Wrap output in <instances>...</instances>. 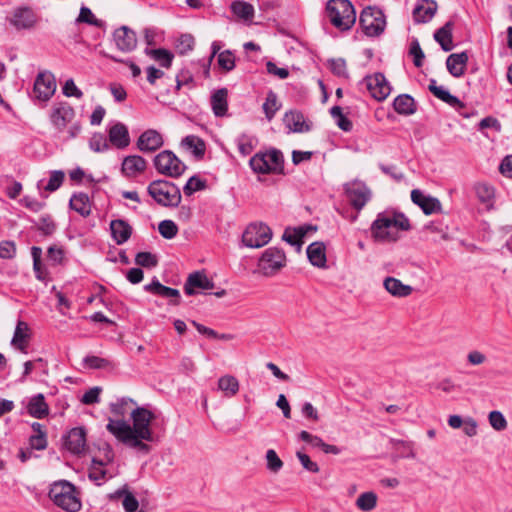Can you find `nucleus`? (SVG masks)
Returning a JSON list of instances; mask_svg holds the SVG:
<instances>
[{
    "instance_id": "nucleus-42",
    "label": "nucleus",
    "mask_w": 512,
    "mask_h": 512,
    "mask_svg": "<svg viewBox=\"0 0 512 512\" xmlns=\"http://www.w3.org/2000/svg\"><path fill=\"white\" fill-rule=\"evenodd\" d=\"M31 255H32V258H33V270H34V273H35V277L39 281H46L47 280V276H48V272L44 268V266L42 264V261H41L42 249L40 247L33 246L31 248Z\"/></svg>"
},
{
    "instance_id": "nucleus-18",
    "label": "nucleus",
    "mask_w": 512,
    "mask_h": 512,
    "mask_svg": "<svg viewBox=\"0 0 512 512\" xmlns=\"http://www.w3.org/2000/svg\"><path fill=\"white\" fill-rule=\"evenodd\" d=\"M144 290L151 294L169 299L172 305H179L180 303L181 297L179 290L161 284L156 277L152 279L151 283L144 286Z\"/></svg>"
},
{
    "instance_id": "nucleus-7",
    "label": "nucleus",
    "mask_w": 512,
    "mask_h": 512,
    "mask_svg": "<svg viewBox=\"0 0 512 512\" xmlns=\"http://www.w3.org/2000/svg\"><path fill=\"white\" fill-rule=\"evenodd\" d=\"M272 238L271 228L262 222L250 223L242 234V242L249 248H261Z\"/></svg>"
},
{
    "instance_id": "nucleus-27",
    "label": "nucleus",
    "mask_w": 512,
    "mask_h": 512,
    "mask_svg": "<svg viewBox=\"0 0 512 512\" xmlns=\"http://www.w3.org/2000/svg\"><path fill=\"white\" fill-rule=\"evenodd\" d=\"M110 229L113 239L118 245L124 244L128 241L132 234L131 226L124 220H112Z\"/></svg>"
},
{
    "instance_id": "nucleus-64",
    "label": "nucleus",
    "mask_w": 512,
    "mask_h": 512,
    "mask_svg": "<svg viewBox=\"0 0 512 512\" xmlns=\"http://www.w3.org/2000/svg\"><path fill=\"white\" fill-rule=\"evenodd\" d=\"M38 230L45 236L52 235L56 230V224L52 220V218L47 216H42L40 218V223L38 225Z\"/></svg>"
},
{
    "instance_id": "nucleus-61",
    "label": "nucleus",
    "mask_w": 512,
    "mask_h": 512,
    "mask_svg": "<svg viewBox=\"0 0 512 512\" xmlns=\"http://www.w3.org/2000/svg\"><path fill=\"white\" fill-rule=\"evenodd\" d=\"M218 64L226 72L235 68V57L230 50H225L218 55Z\"/></svg>"
},
{
    "instance_id": "nucleus-63",
    "label": "nucleus",
    "mask_w": 512,
    "mask_h": 512,
    "mask_svg": "<svg viewBox=\"0 0 512 512\" xmlns=\"http://www.w3.org/2000/svg\"><path fill=\"white\" fill-rule=\"evenodd\" d=\"M488 419L490 425L497 431H502L507 427V421L500 411H491Z\"/></svg>"
},
{
    "instance_id": "nucleus-32",
    "label": "nucleus",
    "mask_w": 512,
    "mask_h": 512,
    "mask_svg": "<svg viewBox=\"0 0 512 512\" xmlns=\"http://www.w3.org/2000/svg\"><path fill=\"white\" fill-rule=\"evenodd\" d=\"M453 26L454 23L452 21H448L434 34V39L440 44L441 48L445 52L451 51L453 49Z\"/></svg>"
},
{
    "instance_id": "nucleus-62",
    "label": "nucleus",
    "mask_w": 512,
    "mask_h": 512,
    "mask_svg": "<svg viewBox=\"0 0 512 512\" xmlns=\"http://www.w3.org/2000/svg\"><path fill=\"white\" fill-rule=\"evenodd\" d=\"M267 469L271 472L277 473L283 467V461L278 457L273 449L266 452Z\"/></svg>"
},
{
    "instance_id": "nucleus-41",
    "label": "nucleus",
    "mask_w": 512,
    "mask_h": 512,
    "mask_svg": "<svg viewBox=\"0 0 512 512\" xmlns=\"http://www.w3.org/2000/svg\"><path fill=\"white\" fill-rule=\"evenodd\" d=\"M230 8L234 15L245 21H251L254 16V7L248 2L234 1Z\"/></svg>"
},
{
    "instance_id": "nucleus-48",
    "label": "nucleus",
    "mask_w": 512,
    "mask_h": 512,
    "mask_svg": "<svg viewBox=\"0 0 512 512\" xmlns=\"http://www.w3.org/2000/svg\"><path fill=\"white\" fill-rule=\"evenodd\" d=\"M207 188V181L201 179L197 175L191 176L183 187V192L186 196H191L197 191Z\"/></svg>"
},
{
    "instance_id": "nucleus-1",
    "label": "nucleus",
    "mask_w": 512,
    "mask_h": 512,
    "mask_svg": "<svg viewBox=\"0 0 512 512\" xmlns=\"http://www.w3.org/2000/svg\"><path fill=\"white\" fill-rule=\"evenodd\" d=\"M130 417L132 424L124 419H109L106 429L124 445L148 454L151 447L146 442L158 440L152 430V423L156 416L145 407H136L130 411Z\"/></svg>"
},
{
    "instance_id": "nucleus-3",
    "label": "nucleus",
    "mask_w": 512,
    "mask_h": 512,
    "mask_svg": "<svg viewBox=\"0 0 512 512\" xmlns=\"http://www.w3.org/2000/svg\"><path fill=\"white\" fill-rule=\"evenodd\" d=\"M48 495L56 506L67 512H77L81 508V501L76 495V488L67 480L54 482Z\"/></svg>"
},
{
    "instance_id": "nucleus-20",
    "label": "nucleus",
    "mask_w": 512,
    "mask_h": 512,
    "mask_svg": "<svg viewBox=\"0 0 512 512\" xmlns=\"http://www.w3.org/2000/svg\"><path fill=\"white\" fill-rule=\"evenodd\" d=\"M195 288L211 290L214 288V282L210 280L205 273L195 271L188 276L184 284V292L189 296L195 295Z\"/></svg>"
},
{
    "instance_id": "nucleus-54",
    "label": "nucleus",
    "mask_w": 512,
    "mask_h": 512,
    "mask_svg": "<svg viewBox=\"0 0 512 512\" xmlns=\"http://www.w3.org/2000/svg\"><path fill=\"white\" fill-rule=\"evenodd\" d=\"M89 147L94 152H104L107 151L110 146L102 133H94L89 140Z\"/></svg>"
},
{
    "instance_id": "nucleus-26",
    "label": "nucleus",
    "mask_w": 512,
    "mask_h": 512,
    "mask_svg": "<svg viewBox=\"0 0 512 512\" xmlns=\"http://www.w3.org/2000/svg\"><path fill=\"white\" fill-rule=\"evenodd\" d=\"M228 90L220 88L211 95V108L216 117H223L228 111Z\"/></svg>"
},
{
    "instance_id": "nucleus-57",
    "label": "nucleus",
    "mask_w": 512,
    "mask_h": 512,
    "mask_svg": "<svg viewBox=\"0 0 512 512\" xmlns=\"http://www.w3.org/2000/svg\"><path fill=\"white\" fill-rule=\"evenodd\" d=\"M409 54L413 56V63L417 68L423 66L425 55L417 39L412 40L409 48Z\"/></svg>"
},
{
    "instance_id": "nucleus-53",
    "label": "nucleus",
    "mask_w": 512,
    "mask_h": 512,
    "mask_svg": "<svg viewBox=\"0 0 512 512\" xmlns=\"http://www.w3.org/2000/svg\"><path fill=\"white\" fill-rule=\"evenodd\" d=\"M160 235L165 239H173L178 233V226L172 220H163L158 225Z\"/></svg>"
},
{
    "instance_id": "nucleus-46",
    "label": "nucleus",
    "mask_w": 512,
    "mask_h": 512,
    "mask_svg": "<svg viewBox=\"0 0 512 512\" xmlns=\"http://www.w3.org/2000/svg\"><path fill=\"white\" fill-rule=\"evenodd\" d=\"M377 495L374 492H364L356 500L357 507L365 512H369L376 507Z\"/></svg>"
},
{
    "instance_id": "nucleus-30",
    "label": "nucleus",
    "mask_w": 512,
    "mask_h": 512,
    "mask_svg": "<svg viewBox=\"0 0 512 512\" xmlns=\"http://www.w3.org/2000/svg\"><path fill=\"white\" fill-rule=\"evenodd\" d=\"M393 108L398 114L405 116L412 115L417 110L416 102L409 94L398 95L393 101Z\"/></svg>"
},
{
    "instance_id": "nucleus-29",
    "label": "nucleus",
    "mask_w": 512,
    "mask_h": 512,
    "mask_svg": "<svg viewBox=\"0 0 512 512\" xmlns=\"http://www.w3.org/2000/svg\"><path fill=\"white\" fill-rule=\"evenodd\" d=\"M286 126L295 133L310 131L311 127L306 123L304 115L299 111H290L284 116Z\"/></svg>"
},
{
    "instance_id": "nucleus-43",
    "label": "nucleus",
    "mask_w": 512,
    "mask_h": 512,
    "mask_svg": "<svg viewBox=\"0 0 512 512\" xmlns=\"http://www.w3.org/2000/svg\"><path fill=\"white\" fill-rule=\"evenodd\" d=\"M267 159H269V164L276 174H284V156L283 153L276 149L271 148L268 151L263 152Z\"/></svg>"
},
{
    "instance_id": "nucleus-14",
    "label": "nucleus",
    "mask_w": 512,
    "mask_h": 512,
    "mask_svg": "<svg viewBox=\"0 0 512 512\" xmlns=\"http://www.w3.org/2000/svg\"><path fill=\"white\" fill-rule=\"evenodd\" d=\"M74 108L67 102H62L54 107L50 120L57 131L62 132L75 117Z\"/></svg>"
},
{
    "instance_id": "nucleus-35",
    "label": "nucleus",
    "mask_w": 512,
    "mask_h": 512,
    "mask_svg": "<svg viewBox=\"0 0 512 512\" xmlns=\"http://www.w3.org/2000/svg\"><path fill=\"white\" fill-rule=\"evenodd\" d=\"M384 287L391 295L396 297H407L413 290L411 286L403 284L394 277H387L384 280Z\"/></svg>"
},
{
    "instance_id": "nucleus-10",
    "label": "nucleus",
    "mask_w": 512,
    "mask_h": 512,
    "mask_svg": "<svg viewBox=\"0 0 512 512\" xmlns=\"http://www.w3.org/2000/svg\"><path fill=\"white\" fill-rule=\"evenodd\" d=\"M370 95L377 101L385 100L391 93V87L383 73L368 75L363 80Z\"/></svg>"
},
{
    "instance_id": "nucleus-45",
    "label": "nucleus",
    "mask_w": 512,
    "mask_h": 512,
    "mask_svg": "<svg viewBox=\"0 0 512 512\" xmlns=\"http://www.w3.org/2000/svg\"><path fill=\"white\" fill-rule=\"evenodd\" d=\"M475 193L478 200L487 207L492 206L494 198V188L486 183H478L475 185Z\"/></svg>"
},
{
    "instance_id": "nucleus-4",
    "label": "nucleus",
    "mask_w": 512,
    "mask_h": 512,
    "mask_svg": "<svg viewBox=\"0 0 512 512\" xmlns=\"http://www.w3.org/2000/svg\"><path fill=\"white\" fill-rule=\"evenodd\" d=\"M147 192L158 205L163 207H178L182 200L179 187L168 180L152 181L147 187Z\"/></svg>"
},
{
    "instance_id": "nucleus-34",
    "label": "nucleus",
    "mask_w": 512,
    "mask_h": 512,
    "mask_svg": "<svg viewBox=\"0 0 512 512\" xmlns=\"http://www.w3.org/2000/svg\"><path fill=\"white\" fill-rule=\"evenodd\" d=\"M307 257L313 266L324 267L327 261L324 244L321 242L311 243L307 247Z\"/></svg>"
},
{
    "instance_id": "nucleus-28",
    "label": "nucleus",
    "mask_w": 512,
    "mask_h": 512,
    "mask_svg": "<svg viewBox=\"0 0 512 512\" xmlns=\"http://www.w3.org/2000/svg\"><path fill=\"white\" fill-rule=\"evenodd\" d=\"M27 411L34 418H45L49 414V406L45 401L44 395L39 393L33 396L28 402Z\"/></svg>"
},
{
    "instance_id": "nucleus-49",
    "label": "nucleus",
    "mask_w": 512,
    "mask_h": 512,
    "mask_svg": "<svg viewBox=\"0 0 512 512\" xmlns=\"http://www.w3.org/2000/svg\"><path fill=\"white\" fill-rule=\"evenodd\" d=\"M77 23H86L96 27H103L104 22L100 19H97L90 8L86 6H82L80 8V12L78 17L76 18Z\"/></svg>"
},
{
    "instance_id": "nucleus-5",
    "label": "nucleus",
    "mask_w": 512,
    "mask_h": 512,
    "mask_svg": "<svg viewBox=\"0 0 512 512\" xmlns=\"http://www.w3.org/2000/svg\"><path fill=\"white\" fill-rule=\"evenodd\" d=\"M359 25L366 36L377 37L385 30V15L379 8L368 6L360 14Z\"/></svg>"
},
{
    "instance_id": "nucleus-60",
    "label": "nucleus",
    "mask_w": 512,
    "mask_h": 512,
    "mask_svg": "<svg viewBox=\"0 0 512 512\" xmlns=\"http://www.w3.org/2000/svg\"><path fill=\"white\" fill-rule=\"evenodd\" d=\"M65 178V174L61 170H54L50 174L49 181L44 187L45 191L54 192L62 185Z\"/></svg>"
},
{
    "instance_id": "nucleus-33",
    "label": "nucleus",
    "mask_w": 512,
    "mask_h": 512,
    "mask_svg": "<svg viewBox=\"0 0 512 512\" xmlns=\"http://www.w3.org/2000/svg\"><path fill=\"white\" fill-rule=\"evenodd\" d=\"M181 144L185 148L191 150L193 156L197 160L203 159L206 152V144L202 138L196 135H188L182 139Z\"/></svg>"
},
{
    "instance_id": "nucleus-52",
    "label": "nucleus",
    "mask_w": 512,
    "mask_h": 512,
    "mask_svg": "<svg viewBox=\"0 0 512 512\" xmlns=\"http://www.w3.org/2000/svg\"><path fill=\"white\" fill-rule=\"evenodd\" d=\"M305 230L302 227L294 229L292 232L288 229L285 230L282 239L292 246L300 247L302 244V238L305 236Z\"/></svg>"
},
{
    "instance_id": "nucleus-39",
    "label": "nucleus",
    "mask_w": 512,
    "mask_h": 512,
    "mask_svg": "<svg viewBox=\"0 0 512 512\" xmlns=\"http://www.w3.org/2000/svg\"><path fill=\"white\" fill-rule=\"evenodd\" d=\"M145 53L151 56L155 61L159 62L160 66L164 68H170L172 65V61L174 59V55L167 49L157 48V49H145Z\"/></svg>"
},
{
    "instance_id": "nucleus-2",
    "label": "nucleus",
    "mask_w": 512,
    "mask_h": 512,
    "mask_svg": "<svg viewBox=\"0 0 512 512\" xmlns=\"http://www.w3.org/2000/svg\"><path fill=\"white\" fill-rule=\"evenodd\" d=\"M326 12L331 24L342 32L349 31L356 22V11L349 0H329Z\"/></svg>"
},
{
    "instance_id": "nucleus-59",
    "label": "nucleus",
    "mask_w": 512,
    "mask_h": 512,
    "mask_svg": "<svg viewBox=\"0 0 512 512\" xmlns=\"http://www.w3.org/2000/svg\"><path fill=\"white\" fill-rule=\"evenodd\" d=\"M390 219L395 231H409L411 229L409 219L401 212H394Z\"/></svg>"
},
{
    "instance_id": "nucleus-31",
    "label": "nucleus",
    "mask_w": 512,
    "mask_h": 512,
    "mask_svg": "<svg viewBox=\"0 0 512 512\" xmlns=\"http://www.w3.org/2000/svg\"><path fill=\"white\" fill-rule=\"evenodd\" d=\"M69 206L83 217L91 214V201L86 193L79 192L72 195Z\"/></svg>"
},
{
    "instance_id": "nucleus-38",
    "label": "nucleus",
    "mask_w": 512,
    "mask_h": 512,
    "mask_svg": "<svg viewBox=\"0 0 512 512\" xmlns=\"http://www.w3.org/2000/svg\"><path fill=\"white\" fill-rule=\"evenodd\" d=\"M268 160L265 154L260 151L250 158L249 166L257 174H276V172H273Z\"/></svg>"
},
{
    "instance_id": "nucleus-37",
    "label": "nucleus",
    "mask_w": 512,
    "mask_h": 512,
    "mask_svg": "<svg viewBox=\"0 0 512 512\" xmlns=\"http://www.w3.org/2000/svg\"><path fill=\"white\" fill-rule=\"evenodd\" d=\"M102 462L98 461L97 457H93L91 465L88 468V478L96 485L100 486L107 480V470Z\"/></svg>"
},
{
    "instance_id": "nucleus-55",
    "label": "nucleus",
    "mask_w": 512,
    "mask_h": 512,
    "mask_svg": "<svg viewBox=\"0 0 512 512\" xmlns=\"http://www.w3.org/2000/svg\"><path fill=\"white\" fill-rule=\"evenodd\" d=\"M135 263L145 268H154L158 264V259L150 252H138L135 256Z\"/></svg>"
},
{
    "instance_id": "nucleus-8",
    "label": "nucleus",
    "mask_w": 512,
    "mask_h": 512,
    "mask_svg": "<svg viewBox=\"0 0 512 512\" xmlns=\"http://www.w3.org/2000/svg\"><path fill=\"white\" fill-rule=\"evenodd\" d=\"M370 232L375 242L390 243L398 240V233L394 230L390 215L385 212L377 214L370 226Z\"/></svg>"
},
{
    "instance_id": "nucleus-44",
    "label": "nucleus",
    "mask_w": 512,
    "mask_h": 512,
    "mask_svg": "<svg viewBox=\"0 0 512 512\" xmlns=\"http://www.w3.org/2000/svg\"><path fill=\"white\" fill-rule=\"evenodd\" d=\"M28 329V326L25 322L19 321L14 331V335L12 338V344L18 348L19 350L25 352L27 346V338L28 335L25 333V330Z\"/></svg>"
},
{
    "instance_id": "nucleus-16",
    "label": "nucleus",
    "mask_w": 512,
    "mask_h": 512,
    "mask_svg": "<svg viewBox=\"0 0 512 512\" xmlns=\"http://www.w3.org/2000/svg\"><path fill=\"white\" fill-rule=\"evenodd\" d=\"M411 200L414 204L419 206L426 215L440 212L442 209L441 202L437 198L425 195L419 189H413L411 191Z\"/></svg>"
},
{
    "instance_id": "nucleus-22",
    "label": "nucleus",
    "mask_w": 512,
    "mask_h": 512,
    "mask_svg": "<svg viewBox=\"0 0 512 512\" xmlns=\"http://www.w3.org/2000/svg\"><path fill=\"white\" fill-rule=\"evenodd\" d=\"M108 136L109 142L118 149H124L130 144L129 131L123 123L118 122L110 127Z\"/></svg>"
},
{
    "instance_id": "nucleus-40",
    "label": "nucleus",
    "mask_w": 512,
    "mask_h": 512,
    "mask_svg": "<svg viewBox=\"0 0 512 512\" xmlns=\"http://www.w3.org/2000/svg\"><path fill=\"white\" fill-rule=\"evenodd\" d=\"M280 107L281 104L278 102L277 94L274 91L269 90L265 102L262 105L266 119L271 121Z\"/></svg>"
},
{
    "instance_id": "nucleus-24",
    "label": "nucleus",
    "mask_w": 512,
    "mask_h": 512,
    "mask_svg": "<svg viewBox=\"0 0 512 512\" xmlns=\"http://www.w3.org/2000/svg\"><path fill=\"white\" fill-rule=\"evenodd\" d=\"M468 59L469 56L466 51L450 54L446 60L447 70L456 78L462 77L465 73Z\"/></svg>"
},
{
    "instance_id": "nucleus-9",
    "label": "nucleus",
    "mask_w": 512,
    "mask_h": 512,
    "mask_svg": "<svg viewBox=\"0 0 512 512\" xmlns=\"http://www.w3.org/2000/svg\"><path fill=\"white\" fill-rule=\"evenodd\" d=\"M286 265V255L282 249L270 247L264 251L258 266L264 275H273Z\"/></svg>"
},
{
    "instance_id": "nucleus-6",
    "label": "nucleus",
    "mask_w": 512,
    "mask_h": 512,
    "mask_svg": "<svg viewBox=\"0 0 512 512\" xmlns=\"http://www.w3.org/2000/svg\"><path fill=\"white\" fill-rule=\"evenodd\" d=\"M156 170L171 178L180 177L186 170V165L170 150H164L154 157Z\"/></svg>"
},
{
    "instance_id": "nucleus-56",
    "label": "nucleus",
    "mask_w": 512,
    "mask_h": 512,
    "mask_svg": "<svg viewBox=\"0 0 512 512\" xmlns=\"http://www.w3.org/2000/svg\"><path fill=\"white\" fill-rule=\"evenodd\" d=\"M47 258L52 265H62L65 261V251L62 247L52 245L48 248Z\"/></svg>"
},
{
    "instance_id": "nucleus-11",
    "label": "nucleus",
    "mask_w": 512,
    "mask_h": 512,
    "mask_svg": "<svg viewBox=\"0 0 512 512\" xmlns=\"http://www.w3.org/2000/svg\"><path fill=\"white\" fill-rule=\"evenodd\" d=\"M56 91V80L51 72H40L34 81L33 92L41 101H48Z\"/></svg>"
},
{
    "instance_id": "nucleus-13",
    "label": "nucleus",
    "mask_w": 512,
    "mask_h": 512,
    "mask_svg": "<svg viewBox=\"0 0 512 512\" xmlns=\"http://www.w3.org/2000/svg\"><path fill=\"white\" fill-rule=\"evenodd\" d=\"M428 89L436 98L453 107L463 117L468 118L470 116L469 113L463 111L466 107L465 104L443 86H438L436 80H430Z\"/></svg>"
},
{
    "instance_id": "nucleus-15",
    "label": "nucleus",
    "mask_w": 512,
    "mask_h": 512,
    "mask_svg": "<svg viewBox=\"0 0 512 512\" xmlns=\"http://www.w3.org/2000/svg\"><path fill=\"white\" fill-rule=\"evenodd\" d=\"M113 39L119 50L125 53L132 52L137 46L136 33L127 26H121L113 33Z\"/></svg>"
},
{
    "instance_id": "nucleus-36",
    "label": "nucleus",
    "mask_w": 512,
    "mask_h": 512,
    "mask_svg": "<svg viewBox=\"0 0 512 512\" xmlns=\"http://www.w3.org/2000/svg\"><path fill=\"white\" fill-rule=\"evenodd\" d=\"M217 387L225 397L231 398L238 393L240 385L235 376L224 375L218 379Z\"/></svg>"
},
{
    "instance_id": "nucleus-51",
    "label": "nucleus",
    "mask_w": 512,
    "mask_h": 512,
    "mask_svg": "<svg viewBox=\"0 0 512 512\" xmlns=\"http://www.w3.org/2000/svg\"><path fill=\"white\" fill-rule=\"evenodd\" d=\"M331 116L336 120L338 127L345 131L349 132L353 128L352 122L343 114L342 108L340 106H333L330 109Z\"/></svg>"
},
{
    "instance_id": "nucleus-23",
    "label": "nucleus",
    "mask_w": 512,
    "mask_h": 512,
    "mask_svg": "<svg viewBox=\"0 0 512 512\" xmlns=\"http://www.w3.org/2000/svg\"><path fill=\"white\" fill-rule=\"evenodd\" d=\"M146 160L139 155H129L123 159L121 172L126 177H134L146 169Z\"/></svg>"
},
{
    "instance_id": "nucleus-47",
    "label": "nucleus",
    "mask_w": 512,
    "mask_h": 512,
    "mask_svg": "<svg viewBox=\"0 0 512 512\" xmlns=\"http://www.w3.org/2000/svg\"><path fill=\"white\" fill-rule=\"evenodd\" d=\"M129 404L136 405V402L131 398L123 397L110 404V411L114 416L123 419L129 413L127 409Z\"/></svg>"
},
{
    "instance_id": "nucleus-50",
    "label": "nucleus",
    "mask_w": 512,
    "mask_h": 512,
    "mask_svg": "<svg viewBox=\"0 0 512 512\" xmlns=\"http://www.w3.org/2000/svg\"><path fill=\"white\" fill-rule=\"evenodd\" d=\"M115 495L120 497L124 495V499L122 501L123 508L126 512H136L139 507V502L137 498L130 492L125 489H119L115 492Z\"/></svg>"
},
{
    "instance_id": "nucleus-21",
    "label": "nucleus",
    "mask_w": 512,
    "mask_h": 512,
    "mask_svg": "<svg viewBox=\"0 0 512 512\" xmlns=\"http://www.w3.org/2000/svg\"><path fill=\"white\" fill-rule=\"evenodd\" d=\"M37 21L36 15L29 7H19L10 18V23L18 30L30 29Z\"/></svg>"
},
{
    "instance_id": "nucleus-19",
    "label": "nucleus",
    "mask_w": 512,
    "mask_h": 512,
    "mask_svg": "<svg viewBox=\"0 0 512 512\" xmlns=\"http://www.w3.org/2000/svg\"><path fill=\"white\" fill-rule=\"evenodd\" d=\"M64 445L73 454H80L86 447V431L83 427L72 428L64 437Z\"/></svg>"
},
{
    "instance_id": "nucleus-17",
    "label": "nucleus",
    "mask_w": 512,
    "mask_h": 512,
    "mask_svg": "<svg viewBox=\"0 0 512 512\" xmlns=\"http://www.w3.org/2000/svg\"><path fill=\"white\" fill-rule=\"evenodd\" d=\"M162 135L154 130L144 131L137 140V148L144 153H152L163 146Z\"/></svg>"
},
{
    "instance_id": "nucleus-58",
    "label": "nucleus",
    "mask_w": 512,
    "mask_h": 512,
    "mask_svg": "<svg viewBox=\"0 0 512 512\" xmlns=\"http://www.w3.org/2000/svg\"><path fill=\"white\" fill-rule=\"evenodd\" d=\"M195 39L191 34H181L177 40L176 48L181 55L191 51L194 47Z\"/></svg>"
},
{
    "instance_id": "nucleus-12",
    "label": "nucleus",
    "mask_w": 512,
    "mask_h": 512,
    "mask_svg": "<svg viewBox=\"0 0 512 512\" xmlns=\"http://www.w3.org/2000/svg\"><path fill=\"white\" fill-rule=\"evenodd\" d=\"M347 198L356 210H361L369 201L371 193L363 182H352L345 187Z\"/></svg>"
},
{
    "instance_id": "nucleus-25",
    "label": "nucleus",
    "mask_w": 512,
    "mask_h": 512,
    "mask_svg": "<svg viewBox=\"0 0 512 512\" xmlns=\"http://www.w3.org/2000/svg\"><path fill=\"white\" fill-rule=\"evenodd\" d=\"M436 10V1L422 0L413 9V19L416 23H427L433 18Z\"/></svg>"
}]
</instances>
